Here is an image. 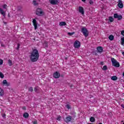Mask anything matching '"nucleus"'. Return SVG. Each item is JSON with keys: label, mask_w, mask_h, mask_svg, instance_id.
Returning a JSON list of instances; mask_svg holds the SVG:
<instances>
[{"label": "nucleus", "mask_w": 124, "mask_h": 124, "mask_svg": "<svg viewBox=\"0 0 124 124\" xmlns=\"http://www.w3.org/2000/svg\"><path fill=\"white\" fill-rule=\"evenodd\" d=\"M74 46L75 48H77V49L80 48L81 46V43L80 42L78 41H76L74 43Z\"/></svg>", "instance_id": "6"}, {"label": "nucleus", "mask_w": 124, "mask_h": 124, "mask_svg": "<svg viewBox=\"0 0 124 124\" xmlns=\"http://www.w3.org/2000/svg\"><path fill=\"white\" fill-rule=\"evenodd\" d=\"M100 64H101L102 65H103L104 64V63H103V62H100Z\"/></svg>", "instance_id": "43"}, {"label": "nucleus", "mask_w": 124, "mask_h": 124, "mask_svg": "<svg viewBox=\"0 0 124 124\" xmlns=\"http://www.w3.org/2000/svg\"><path fill=\"white\" fill-rule=\"evenodd\" d=\"M29 116L30 115H29V113H28V112H25L23 114V117L24 118H25V119H28Z\"/></svg>", "instance_id": "17"}, {"label": "nucleus", "mask_w": 124, "mask_h": 124, "mask_svg": "<svg viewBox=\"0 0 124 124\" xmlns=\"http://www.w3.org/2000/svg\"><path fill=\"white\" fill-rule=\"evenodd\" d=\"M1 46H2V47H4V45L1 44Z\"/></svg>", "instance_id": "48"}, {"label": "nucleus", "mask_w": 124, "mask_h": 124, "mask_svg": "<svg viewBox=\"0 0 124 124\" xmlns=\"http://www.w3.org/2000/svg\"><path fill=\"white\" fill-rule=\"evenodd\" d=\"M79 13H81L82 15H84V14H85V11H84V8H83V7H79Z\"/></svg>", "instance_id": "10"}, {"label": "nucleus", "mask_w": 124, "mask_h": 124, "mask_svg": "<svg viewBox=\"0 0 124 124\" xmlns=\"http://www.w3.org/2000/svg\"><path fill=\"white\" fill-rule=\"evenodd\" d=\"M111 62L112 63L113 66H115V67H120V63L117 61L113 58H111Z\"/></svg>", "instance_id": "3"}, {"label": "nucleus", "mask_w": 124, "mask_h": 124, "mask_svg": "<svg viewBox=\"0 0 124 124\" xmlns=\"http://www.w3.org/2000/svg\"><path fill=\"white\" fill-rule=\"evenodd\" d=\"M49 52H50V51H46V53H49Z\"/></svg>", "instance_id": "50"}, {"label": "nucleus", "mask_w": 124, "mask_h": 124, "mask_svg": "<svg viewBox=\"0 0 124 124\" xmlns=\"http://www.w3.org/2000/svg\"><path fill=\"white\" fill-rule=\"evenodd\" d=\"M75 33V32H68L67 34L68 35H70V36H72V35H73V34H74Z\"/></svg>", "instance_id": "25"}, {"label": "nucleus", "mask_w": 124, "mask_h": 124, "mask_svg": "<svg viewBox=\"0 0 124 124\" xmlns=\"http://www.w3.org/2000/svg\"><path fill=\"white\" fill-rule=\"evenodd\" d=\"M81 31L85 37H88V36H89V31H88V29L85 27H82V28H81Z\"/></svg>", "instance_id": "2"}, {"label": "nucleus", "mask_w": 124, "mask_h": 124, "mask_svg": "<svg viewBox=\"0 0 124 124\" xmlns=\"http://www.w3.org/2000/svg\"><path fill=\"white\" fill-rule=\"evenodd\" d=\"M96 49L97 53H102V52H103V48L102 46H98Z\"/></svg>", "instance_id": "13"}, {"label": "nucleus", "mask_w": 124, "mask_h": 124, "mask_svg": "<svg viewBox=\"0 0 124 124\" xmlns=\"http://www.w3.org/2000/svg\"><path fill=\"white\" fill-rule=\"evenodd\" d=\"M44 45L46 48L48 47V44H44Z\"/></svg>", "instance_id": "36"}, {"label": "nucleus", "mask_w": 124, "mask_h": 124, "mask_svg": "<svg viewBox=\"0 0 124 124\" xmlns=\"http://www.w3.org/2000/svg\"><path fill=\"white\" fill-rule=\"evenodd\" d=\"M89 3L90 4H93V1L92 0H90Z\"/></svg>", "instance_id": "32"}, {"label": "nucleus", "mask_w": 124, "mask_h": 124, "mask_svg": "<svg viewBox=\"0 0 124 124\" xmlns=\"http://www.w3.org/2000/svg\"><path fill=\"white\" fill-rule=\"evenodd\" d=\"M22 109H23V110H26V107H23Z\"/></svg>", "instance_id": "42"}, {"label": "nucleus", "mask_w": 124, "mask_h": 124, "mask_svg": "<svg viewBox=\"0 0 124 124\" xmlns=\"http://www.w3.org/2000/svg\"><path fill=\"white\" fill-rule=\"evenodd\" d=\"M123 124H124V123H123Z\"/></svg>", "instance_id": "54"}, {"label": "nucleus", "mask_w": 124, "mask_h": 124, "mask_svg": "<svg viewBox=\"0 0 124 124\" xmlns=\"http://www.w3.org/2000/svg\"><path fill=\"white\" fill-rule=\"evenodd\" d=\"M44 14V13L43 12V11H42V9L38 8L37 9V10L36 11V15L38 16H41V15H43Z\"/></svg>", "instance_id": "4"}, {"label": "nucleus", "mask_w": 124, "mask_h": 124, "mask_svg": "<svg viewBox=\"0 0 124 124\" xmlns=\"http://www.w3.org/2000/svg\"><path fill=\"white\" fill-rule=\"evenodd\" d=\"M8 63L10 66H11L12 65V61L10 60H8Z\"/></svg>", "instance_id": "24"}, {"label": "nucleus", "mask_w": 124, "mask_h": 124, "mask_svg": "<svg viewBox=\"0 0 124 124\" xmlns=\"http://www.w3.org/2000/svg\"><path fill=\"white\" fill-rule=\"evenodd\" d=\"M33 124H37V121H33Z\"/></svg>", "instance_id": "40"}, {"label": "nucleus", "mask_w": 124, "mask_h": 124, "mask_svg": "<svg viewBox=\"0 0 124 124\" xmlns=\"http://www.w3.org/2000/svg\"><path fill=\"white\" fill-rule=\"evenodd\" d=\"M107 69H108V68H107V66L106 65L104 66L102 68V70L104 71H106L107 70Z\"/></svg>", "instance_id": "28"}, {"label": "nucleus", "mask_w": 124, "mask_h": 124, "mask_svg": "<svg viewBox=\"0 0 124 124\" xmlns=\"http://www.w3.org/2000/svg\"><path fill=\"white\" fill-rule=\"evenodd\" d=\"M70 88H72L73 87V84H71L70 85Z\"/></svg>", "instance_id": "44"}, {"label": "nucleus", "mask_w": 124, "mask_h": 124, "mask_svg": "<svg viewBox=\"0 0 124 124\" xmlns=\"http://www.w3.org/2000/svg\"><path fill=\"white\" fill-rule=\"evenodd\" d=\"M123 76H124V72H123Z\"/></svg>", "instance_id": "49"}, {"label": "nucleus", "mask_w": 124, "mask_h": 124, "mask_svg": "<svg viewBox=\"0 0 124 124\" xmlns=\"http://www.w3.org/2000/svg\"><path fill=\"white\" fill-rule=\"evenodd\" d=\"M3 84L5 85V86H7V87H8V86H10V83L7 82V81L5 79L4 80H3Z\"/></svg>", "instance_id": "14"}, {"label": "nucleus", "mask_w": 124, "mask_h": 124, "mask_svg": "<svg viewBox=\"0 0 124 124\" xmlns=\"http://www.w3.org/2000/svg\"><path fill=\"white\" fill-rule=\"evenodd\" d=\"M90 121L91 123H94V122H95V119L94 117H91L90 119Z\"/></svg>", "instance_id": "19"}, {"label": "nucleus", "mask_w": 124, "mask_h": 124, "mask_svg": "<svg viewBox=\"0 0 124 124\" xmlns=\"http://www.w3.org/2000/svg\"><path fill=\"white\" fill-rule=\"evenodd\" d=\"M59 25L61 27H62L63 26H66V23L64 21L61 22Z\"/></svg>", "instance_id": "16"}, {"label": "nucleus", "mask_w": 124, "mask_h": 124, "mask_svg": "<svg viewBox=\"0 0 124 124\" xmlns=\"http://www.w3.org/2000/svg\"><path fill=\"white\" fill-rule=\"evenodd\" d=\"M93 53L94 54V55H95V56H97V53H96V51H93Z\"/></svg>", "instance_id": "37"}, {"label": "nucleus", "mask_w": 124, "mask_h": 124, "mask_svg": "<svg viewBox=\"0 0 124 124\" xmlns=\"http://www.w3.org/2000/svg\"><path fill=\"white\" fill-rule=\"evenodd\" d=\"M8 16H9V17L10 16H9V14H8Z\"/></svg>", "instance_id": "52"}, {"label": "nucleus", "mask_w": 124, "mask_h": 124, "mask_svg": "<svg viewBox=\"0 0 124 124\" xmlns=\"http://www.w3.org/2000/svg\"><path fill=\"white\" fill-rule=\"evenodd\" d=\"M121 34L124 36V30L121 31Z\"/></svg>", "instance_id": "38"}, {"label": "nucleus", "mask_w": 124, "mask_h": 124, "mask_svg": "<svg viewBox=\"0 0 124 124\" xmlns=\"http://www.w3.org/2000/svg\"><path fill=\"white\" fill-rule=\"evenodd\" d=\"M109 21H110L111 22H114V18H113V17L112 16H109Z\"/></svg>", "instance_id": "23"}, {"label": "nucleus", "mask_w": 124, "mask_h": 124, "mask_svg": "<svg viewBox=\"0 0 124 124\" xmlns=\"http://www.w3.org/2000/svg\"><path fill=\"white\" fill-rule=\"evenodd\" d=\"M3 63V61L2 60L0 59V65H1Z\"/></svg>", "instance_id": "35"}, {"label": "nucleus", "mask_w": 124, "mask_h": 124, "mask_svg": "<svg viewBox=\"0 0 124 124\" xmlns=\"http://www.w3.org/2000/svg\"><path fill=\"white\" fill-rule=\"evenodd\" d=\"M6 116V115H5V114H3L2 115L3 118H5Z\"/></svg>", "instance_id": "41"}, {"label": "nucleus", "mask_w": 124, "mask_h": 124, "mask_svg": "<svg viewBox=\"0 0 124 124\" xmlns=\"http://www.w3.org/2000/svg\"><path fill=\"white\" fill-rule=\"evenodd\" d=\"M82 1H83L84 2H85V1H86V0H81Z\"/></svg>", "instance_id": "47"}, {"label": "nucleus", "mask_w": 124, "mask_h": 124, "mask_svg": "<svg viewBox=\"0 0 124 124\" xmlns=\"http://www.w3.org/2000/svg\"><path fill=\"white\" fill-rule=\"evenodd\" d=\"M122 53V55H123V56H124V52L123 51Z\"/></svg>", "instance_id": "46"}, {"label": "nucleus", "mask_w": 124, "mask_h": 124, "mask_svg": "<svg viewBox=\"0 0 124 124\" xmlns=\"http://www.w3.org/2000/svg\"><path fill=\"white\" fill-rule=\"evenodd\" d=\"M118 6L119 8H124V4H123V1L122 0H118Z\"/></svg>", "instance_id": "8"}, {"label": "nucleus", "mask_w": 124, "mask_h": 124, "mask_svg": "<svg viewBox=\"0 0 124 124\" xmlns=\"http://www.w3.org/2000/svg\"><path fill=\"white\" fill-rule=\"evenodd\" d=\"M113 17L115 19H118V20H122L123 19V16L121 15H118V14L115 13L113 15Z\"/></svg>", "instance_id": "5"}, {"label": "nucleus", "mask_w": 124, "mask_h": 124, "mask_svg": "<svg viewBox=\"0 0 124 124\" xmlns=\"http://www.w3.org/2000/svg\"><path fill=\"white\" fill-rule=\"evenodd\" d=\"M6 7H7V5L4 4L3 5V8H4V9H6Z\"/></svg>", "instance_id": "33"}, {"label": "nucleus", "mask_w": 124, "mask_h": 124, "mask_svg": "<svg viewBox=\"0 0 124 124\" xmlns=\"http://www.w3.org/2000/svg\"><path fill=\"white\" fill-rule=\"evenodd\" d=\"M4 92V91H3V90L0 88V95H1V96H2V95H3Z\"/></svg>", "instance_id": "21"}, {"label": "nucleus", "mask_w": 124, "mask_h": 124, "mask_svg": "<svg viewBox=\"0 0 124 124\" xmlns=\"http://www.w3.org/2000/svg\"><path fill=\"white\" fill-rule=\"evenodd\" d=\"M0 78H1V79H3V78H4V75L2 74V73L0 72Z\"/></svg>", "instance_id": "26"}, {"label": "nucleus", "mask_w": 124, "mask_h": 124, "mask_svg": "<svg viewBox=\"0 0 124 124\" xmlns=\"http://www.w3.org/2000/svg\"><path fill=\"white\" fill-rule=\"evenodd\" d=\"M93 124V123H90V124Z\"/></svg>", "instance_id": "51"}, {"label": "nucleus", "mask_w": 124, "mask_h": 124, "mask_svg": "<svg viewBox=\"0 0 124 124\" xmlns=\"http://www.w3.org/2000/svg\"><path fill=\"white\" fill-rule=\"evenodd\" d=\"M99 124H102V123H99Z\"/></svg>", "instance_id": "53"}, {"label": "nucleus", "mask_w": 124, "mask_h": 124, "mask_svg": "<svg viewBox=\"0 0 124 124\" xmlns=\"http://www.w3.org/2000/svg\"><path fill=\"white\" fill-rule=\"evenodd\" d=\"M29 92H33V88L32 87H30L29 89Z\"/></svg>", "instance_id": "30"}, {"label": "nucleus", "mask_w": 124, "mask_h": 124, "mask_svg": "<svg viewBox=\"0 0 124 124\" xmlns=\"http://www.w3.org/2000/svg\"><path fill=\"white\" fill-rule=\"evenodd\" d=\"M30 58L32 62H37L39 59V53H38V50L37 49H32Z\"/></svg>", "instance_id": "1"}, {"label": "nucleus", "mask_w": 124, "mask_h": 124, "mask_svg": "<svg viewBox=\"0 0 124 124\" xmlns=\"http://www.w3.org/2000/svg\"><path fill=\"white\" fill-rule=\"evenodd\" d=\"M51 4L56 5L59 3V0H49Z\"/></svg>", "instance_id": "9"}, {"label": "nucleus", "mask_w": 124, "mask_h": 124, "mask_svg": "<svg viewBox=\"0 0 124 124\" xmlns=\"http://www.w3.org/2000/svg\"><path fill=\"white\" fill-rule=\"evenodd\" d=\"M32 23L34 27V30H37V21H36V20L34 19H33Z\"/></svg>", "instance_id": "12"}, {"label": "nucleus", "mask_w": 124, "mask_h": 124, "mask_svg": "<svg viewBox=\"0 0 124 124\" xmlns=\"http://www.w3.org/2000/svg\"><path fill=\"white\" fill-rule=\"evenodd\" d=\"M108 39L112 41V40H114V36L113 35H110L108 36Z\"/></svg>", "instance_id": "20"}, {"label": "nucleus", "mask_w": 124, "mask_h": 124, "mask_svg": "<svg viewBox=\"0 0 124 124\" xmlns=\"http://www.w3.org/2000/svg\"><path fill=\"white\" fill-rule=\"evenodd\" d=\"M66 108H67V109H70V106L68 104L66 105Z\"/></svg>", "instance_id": "31"}, {"label": "nucleus", "mask_w": 124, "mask_h": 124, "mask_svg": "<svg viewBox=\"0 0 124 124\" xmlns=\"http://www.w3.org/2000/svg\"><path fill=\"white\" fill-rule=\"evenodd\" d=\"M34 92H37V88L35 87V88H34Z\"/></svg>", "instance_id": "39"}, {"label": "nucleus", "mask_w": 124, "mask_h": 124, "mask_svg": "<svg viewBox=\"0 0 124 124\" xmlns=\"http://www.w3.org/2000/svg\"><path fill=\"white\" fill-rule=\"evenodd\" d=\"M61 119H62V116H61V115H59L56 118V120H57V121H59V122H60L61 121Z\"/></svg>", "instance_id": "27"}, {"label": "nucleus", "mask_w": 124, "mask_h": 124, "mask_svg": "<svg viewBox=\"0 0 124 124\" xmlns=\"http://www.w3.org/2000/svg\"><path fill=\"white\" fill-rule=\"evenodd\" d=\"M71 120H72V117H71V116H69L65 118L64 121L65 122H66V123H69L71 121Z\"/></svg>", "instance_id": "11"}, {"label": "nucleus", "mask_w": 124, "mask_h": 124, "mask_svg": "<svg viewBox=\"0 0 124 124\" xmlns=\"http://www.w3.org/2000/svg\"><path fill=\"white\" fill-rule=\"evenodd\" d=\"M33 3L34 5H35V6H36V5H38V3H37L36 0H33Z\"/></svg>", "instance_id": "29"}, {"label": "nucleus", "mask_w": 124, "mask_h": 124, "mask_svg": "<svg viewBox=\"0 0 124 124\" xmlns=\"http://www.w3.org/2000/svg\"><path fill=\"white\" fill-rule=\"evenodd\" d=\"M111 80H112L113 81H116L118 79V77H117L116 76H112L111 78Z\"/></svg>", "instance_id": "18"}, {"label": "nucleus", "mask_w": 124, "mask_h": 124, "mask_svg": "<svg viewBox=\"0 0 124 124\" xmlns=\"http://www.w3.org/2000/svg\"><path fill=\"white\" fill-rule=\"evenodd\" d=\"M121 44L123 46H124V37L121 38Z\"/></svg>", "instance_id": "22"}, {"label": "nucleus", "mask_w": 124, "mask_h": 124, "mask_svg": "<svg viewBox=\"0 0 124 124\" xmlns=\"http://www.w3.org/2000/svg\"><path fill=\"white\" fill-rule=\"evenodd\" d=\"M0 13L3 17H5V12L3 11V10L1 8H0Z\"/></svg>", "instance_id": "15"}, {"label": "nucleus", "mask_w": 124, "mask_h": 124, "mask_svg": "<svg viewBox=\"0 0 124 124\" xmlns=\"http://www.w3.org/2000/svg\"><path fill=\"white\" fill-rule=\"evenodd\" d=\"M121 107H122V108H124V105H121Z\"/></svg>", "instance_id": "45"}, {"label": "nucleus", "mask_w": 124, "mask_h": 124, "mask_svg": "<svg viewBox=\"0 0 124 124\" xmlns=\"http://www.w3.org/2000/svg\"><path fill=\"white\" fill-rule=\"evenodd\" d=\"M60 76H61V74L59 72L56 71L53 74V77L56 79L58 78H60Z\"/></svg>", "instance_id": "7"}, {"label": "nucleus", "mask_w": 124, "mask_h": 124, "mask_svg": "<svg viewBox=\"0 0 124 124\" xmlns=\"http://www.w3.org/2000/svg\"><path fill=\"white\" fill-rule=\"evenodd\" d=\"M20 44H17V46L16 47V50H19V48H20Z\"/></svg>", "instance_id": "34"}]
</instances>
